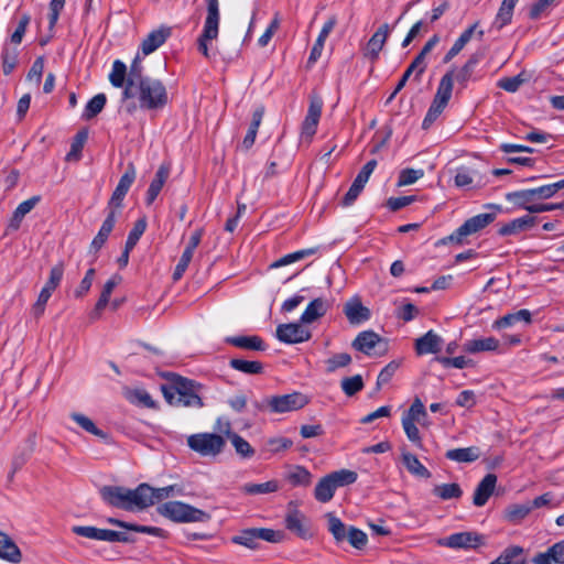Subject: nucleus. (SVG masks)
<instances>
[{
    "mask_svg": "<svg viewBox=\"0 0 564 564\" xmlns=\"http://www.w3.org/2000/svg\"><path fill=\"white\" fill-rule=\"evenodd\" d=\"M164 377L169 384L161 387L166 402L173 406L197 408L204 406L199 395L203 386L194 380L187 379L174 372H167Z\"/></svg>",
    "mask_w": 564,
    "mask_h": 564,
    "instance_id": "nucleus-1",
    "label": "nucleus"
},
{
    "mask_svg": "<svg viewBox=\"0 0 564 564\" xmlns=\"http://www.w3.org/2000/svg\"><path fill=\"white\" fill-rule=\"evenodd\" d=\"M123 99L137 98L139 106L145 110L164 108L169 102L167 90L164 84L152 77H147L131 89V95H122Z\"/></svg>",
    "mask_w": 564,
    "mask_h": 564,
    "instance_id": "nucleus-2",
    "label": "nucleus"
},
{
    "mask_svg": "<svg viewBox=\"0 0 564 564\" xmlns=\"http://www.w3.org/2000/svg\"><path fill=\"white\" fill-rule=\"evenodd\" d=\"M148 492H150L148 484H141L133 490L119 486H104L100 489V496L105 502L124 510L144 509L145 502L149 501Z\"/></svg>",
    "mask_w": 564,
    "mask_h": 564,
    "instance_id": "nucleus-3",
    "label": "nucleus"
},
{
    "mask_svg": "<svg viewBox=\"0 0 564 564\" xmlns=\"http://www.w3.org/2000/svg\"><path fill=\"white\" fill-rule=\"evenodd\" d=\"M356 480L357 474L352 470L333 471L319 479L314 490V497L317 501L326 503L333 499L337 488L351 485Z\"/></svg>",
    "mask_w": 564,
    "mask_h": 564,
    "instance_id": "nucleus-4",
    "label": "nucleus"
},
{
    "mask_svg": "<svg viewBox=\"0 0 564 564\" xmlns=\"http://www.w3.org/2000/svg\"><path fill=\"white\" fill-rule=\"evenodd\" d=\"M310 402L306 394L294 391L289 394L267 397L261 403H256L259 410H268L270 413L283 414L303 409Z\"/></svg>",
    "mask_w": 564,
    "mask_h": 564,
    "instance_id": "nucleus-5",
    "label": "nucleus"
},
{
    "mask_svg": "<svg viewBox=\"0 0 564 564\" xmlns=\"http://www.w3.org/2000/svg\"><path fill=\"white\" fill-rule=\"evenodd\" d=\"M158 511L161 516L174 522H207L210 519L206 511L181 501L165 502L159 506Z\"/></svg>",
    "mask_w": 564,
    "mask_h": 564,
    "instance_id": "nucleus-6",
    "label": "nucleus"
},
{
    "mask_svg": "<svg viewBox=\"0 0 564 564\" xmlns=\"http://www.w3.org/2000/svg\"><path fill=\"white\" fill-rule=\"evenodd\" d=\"M429 415L421 399L415 398L408 411L402 415V427L410 442L421 448L422 436L416 424L425 425Z\"/></svg>",
    "mask_w": 564,
    "mask_h": 564,
    "instance_id": "nucleus-7",
    "label": "nucleus"
},
{
    "mask_svg": "<svg viewBox=\"0 0 564 564\" xmlns=\"http://www.w3.org/2000/svg\"><path fill=\"white\" fill-rule=\"evenodd\" d=\"M283 539L284 533L282 531L268 528H249L239 531L236 535L231 536L230 541L234 544L242 545L250 550H258L261 541L280 543Z\"/></svg>",
    "mask_w": 564,
    "mask_h": 564,
    "instance_id": "nucleus-8",
    "label": "nucleus"
},
{
    "mask_svg": "<svg viewBox=\"0 0 564 564\" xmlns=\"http://www.w3.org/2000/svg\"><path fill=\"white\" fill-rule=\"evenodd\" d=\"M453 91V70H448L440 80L436 94L422 122L423 129H429L446 108Z\"/></svg>",
    "mask_w": 564,
    "mask_h": 564,
    "instance_id": "nucleus-9",
    "label": "nucleus"
},
{
    "mask_svg": "<svg viewBox=\"0 0 564 564\" xmlns=\"http://www.w3.org/2000/svg\"><path fill=\"white\" fill-rule=\"evenodd\" d=\"M187 446L203 457H216L224 451L226 440L216 433H197L187 437Z\"/></svg>",
    "mask_w": 564,
    "mask_h": 564,
    "instance_id": "nucleus-10",
    "label": "nucleus"
},
{
    "mask_svg": "<svg viewBox=\"0 0 564 564\" xmlns=\"http://www.w3.org/2000/svg\"><path fill=\"white\" fill-rule=\"evenodd\" d=\"M351 347L367 356H381L388 350L384 338L373 330H364L352 340Z\"/></svg>",
    "mask_w": 564,
    "mask_h": 564,
    "instance_id": "nucleus-11",
    "label": "nucleus"
},
{
    "mask_svg": "<svg viewBox=\"0 0 564 564\" xmlns=\"http://www.w3.org/2000/svg\"><path fill=\"white\" fill-rule=\"evenodd\" d=\"M496 219L495 213L478 214L467 219L460 227H458L447 239L449 241L462 242L466 236L474 235L481 229L486 228Z\"/></svg>",
    "mask_w": 564,
    "mask_h": 564,
    "instance_id": "nucleus-12",
    "label": "nucleus"
},
{
    "mask_svg": "<svg viewBox=\"0 0 564 564\" xmlns=\"http://www.w3.org/2000/svg\"><path fill=\"white\" fill-rule=\"evenodd\" d=\"M285 528L303 540L313 538L311 521L296 508H289L284 519Z\"/></svg>",
    "mask_w": 564,
    "mask_h": 564,
    "instance_id": "nucleus-13",
    "label": "nucleus"
},
{
    "mask_svg": "<svg viewBox=\"0 0 564 564\" xmlns=\"http://www.w3.org/2000/svg\"><path fill=\"white\" fill-rule=\"evenodd\" d=\"M323 109V99L317 95L310 97V106L307 109L306 117L302 123V138H306L307 141L316 133V129L321 119Z\"/></svg>",
    "mask_w": 564,
    "mask_h": 564,
    "instance_id": "nucleus-14",
    "label": "nucleus"
},
{
    "mask_svg": "<svg viewBox=\"0 0 564 564\" xmlns=\"http://www.w3.org/2000/svg\"><path fill=\"white\" fill-rule=\"evenodd\" d=\"M481 535L476 532H458L440 539L437 544L449 549H476L481 544Z\"/></svg>",
    "mask_w": 564,
    "mask_h": 564,
    "instance_id": "nucleus-15",
    "label": "nucleus"
},
{
    "mask_svg": "<svg viewBox=\"0 0 564 564\" xmlns=\"http://www.w3.org/2000/svg\"><path fill=\"white\" fill-rule=\"evenodd\" d=\"M276 338L285 344H297L311 338V332L300 323L281 324L275 330Z\"/></svg>",
    "mask_w": 564,
    "mask_h": 564,
    "instance_id": "nucleus-16",
    "label": "nucleus"
},
{
    "mask_svg": "<svg viewBox=\"0 0 564 564\" xmlns=\"http://www.w3.org/2000/svg\"><path fill=\"white\" fill-rule=\"evenodd\" d=\"M389 24H382L368 41L364 55L370 61L375 62L379 57V53L382 50L388 36H389Z\"/></svg>",
    "mask_w": 564,
    "mask_h": 564,
    "instance_id": "nucleus-17",
    "label": "nucleus"
},
{
    "mask_svg": "<svg viewBox=\"0 0 564 564\" xmlns=\"http://www.w3.org/2000/svg\"><path fill=\"white\" fill-rule=\"evenodd\" d=\"M171 33L172 30L170 26H160L151 31L141 43L143 55H150L156 51L171 36Z\"/></svg>",
    "mask_w": 564,
    "mask_h": 564,
    "instance_id": "nucleus-18",
    "label": "nucleus"
},
{
    "mask_svg": "<svg viewBox=\"0 0 564 564\" xmlns=\"http://www.w3.org/2000/svg\"><path fill=\"white\" fill-rule=\"evenodd\" d=\"M443 339L433 330L415 339V351L417 355L436 354L441 351Z\"/></svg>",
    "mask_w": 564,
    "mask_h": 564,
    "instance_id": "nucleus-19",
    "label": "nucleus"
},
{
    "mask_svg": "<svg viewBox=\"0 0 564 564\" xmlns=\"http://www.w3.org/2000/svg\"><path fill=\"white\" fill-rule=\"evenodd\" d=\"M535 224H536V217L531 216V215H525L523 217L516 218V219L502 225L499 228L498 234L500 236L518 235L520 232L530 230L531 228H533L535 226Z\"/></svg>",
    "mask_w": 564,
    "mask_h": 564,
    "instance_id": "nucleus-20",
    "label": "nucleus"
},
{
    "mask_svg": "<svg viewBox=\"0 0 564 564\" xmlns=\"http://www.w3.org/2000/svg\"><path fill=\"white\" fill-rule=\"evenodd\" d=\"M497 484V476L495 474H487L476 487L474 492L473 502L477 507L486 505L492 495Z\"/></svg>",
    "mask_w": 564,
    "mask_h": 564,
    "instance_id": "nucleus-21",
    "label": "nucleus"
},
{
    "mask_svg": "<svg viewBox=\"0 0 564 564\" xmlns=\"http://www.w3.org/2000/svg\"><path fill=\"white\" fill-rule=\"evenodd\" d=\"M344 313L350 324H360L370 318V311L359 299H351L344 306Z\"/></svg>",
    "mask_w": 564,
    "mask_h": 564,
    "instance_id": "nucleus-22",
    "label": "nucleus"
},
{
    "mask_svg": "<svg viewBox=\"0 0 564 564\" xmlns=\"http://www.w3.org/2000/svg\"><path fill=\"white\" fill-rule=\"evenodd\" d=\"M484 57V53L476 52L469 56L467 62L455 73L453 70V80L455 79L462 87H466L467 83L471 78L475 67L478 65L480 59Z\"/></svg>",
    "mask_w": 564,
    "mask_h": 564,
    "instance_id": "nucleus-23",
    "label": "nucleus"
},
{
    "mask_svg": "<svg viewBox=\"0 0 564 564\" xmlns=\"http://www.w3.org/2000/svg\"><path fill=\"white\" fill-rule=\"evenodd\" d=\"M0 558L11 563H20L22 553L15 542L4 532L0 531Z\"/></svg>",
    "mask_w": 564,
    "mask_h": 564,
    "instance_id": "nucleus-24",
    "label": "nucleus"
},
{
    "mask_svg": "<svg viewBox=\"0 0 564 564\" xmlns=\"http://www.w3.org/2000/svg\"><path fill=\"white\" fill-rule=\"evenodd\" d=\"M532 562L534 564H564V541L553 544L544 553H538Z\"/></svg>",
    "mask_w": 564,
    "mask_h": 564,
    "instance_id": "nucleus-25",
    "label": "nucleus"
},
{
    "mask_svg": "<svg viewBox=\"0 0 564 564\" xmlns=\"http://www.w3.org/2000/svg\"><path fill=\"white\" fill-rule=\"evenodd\" d=\"M219 22L205 20L204 30L197 40L198 51L206 57L209 58L208 43L218 36Z\"/></svg>",
    "mask_w": 564,
    "mask_h": 564,
    "instance_id": "nucleus-26",
    "label": "nucleus"
},
{
    "mask_svg": "<svg viewBox=\"0 0 564 564\" xmlns=\"http://www.w3.org/2000/svg\"><path fill=\"white\" fill-rule=\"evenodd\" d=\"M337 23V20L335 17H330L325 24L323 25L316 42L311 51L308 63H315L322 55L324 44L326 39L328 37L329 33L333 31Z\"/></svg>",
    "mask_w": 564,
    "mask_h": 564,
    "instance_id": "nucleus-27",
    "label": "nucleus"
},
{
    "mask_svg": "<svg viewBox=\"0 0 564 564\" xmlns=\"http://www.w3.org/2000/svg\"><path fill=\"white\" fill-rule=\"evenodd\" d=\"M328 308L329 304L325 300L317 297L306 306L300 321L303 324H311L319 317L324 316Z\"/></svg>",
    "mask_w": 564,
    "mask_h": 564,
    "instance_id": "nucleus-28",
    "label": "nucleus"
},
{
    "mask_svg": "<svg viewBox=\"0 0 564 564\" xmlns=\"http://www.w3.org/2000/svg\"><path fill=\"white\" fill-rule=\"evenodd\" d=\"M170 175V169L165 165H161L155 173V177L152 180L145 196L147 205L153 204L158 195L160 194L163 185L165 184Z\"/></svg>",
    "mask_w": 564,
    "mask_h": 564,
    "instance_id": "nucleus-29",
    "label": "nucleus"
},
{
    "mask_svg": "<svg viewBox=\"0 0 564 564\" xmlns=\"http://www.w3.org/2000/svg\"><path fill=\"white\" fill-rule=\"evenodd\" d=\"M455 185L462 188H475L485 185L482 177L475 170L462 169L455 175Z\"/></svg>",
    "mask_w": 564,
    "mask_h": 564,
    "instance_id": "nucleus-30",
    "label": "nucleus"
},
{
    "mask_svg": "<svg viewBox=\"0 0 564 564\" xmlns=\"http://www.w3.org/2000/svg\"><path fill=\"white\" fill-rule=\"evenodd\" d=\"M463 348L469 354L495 351L499 348V340L495 337L475 338L467 340Z\"/></svg>",
    "mask_w": 564,
    "mask_h": 564,
    "instance_id": "nucleus-31",
    "label": "nucleus"
},
{
    "mask_svg": "<svg viewBox=\"0 0 564 564\" xmlns=\"http://www.w3.org/2000/svg\"><path fill=\"white\" fill-rule=\"evenodd\" d=\"M327 520V529L329 533L333 535L336 543H343L346 541L348 535V531L350 527H347L338 517H336L333 512H328L325 514Z\"/></svg>",
    "mask_w": 564,
    "mask_h": 564,
    "instance_id": "nucleus-32",
    "label": "nucleus"
},
{
    "mask_svg": "<svg viewBox=\"0 0 564 564\" xmlns=\"http://www.w3.org/2000/svg\"><path fill=\"white\" fill-rule=\"evenodd\" d=\"M517 1L518 0H503L502 1L501 6L496 14V18L491 24L492 29L500 31L502 28H505L506 25H508L511 22Z\"/></svg>",
    "mask_w": 564,
    "mask_h": 564,
    "instance_id": "nucleus-33",
    "label": "nucleus"
},
{
    "mask_svg": "<svg viewBox=\"0 0 564 564\" xmlns=\"http://www.w3.org/2000/svg\"><path fill=\"white\" fill-rule=\"evenodd\" d=\"M445 457L457 463H471L480 457V449L476 446L453 448L445 453Z\"/></svg>",
    "mask_w": 564,
    "mask_h": 564,
    "instance_id": "nucleus-34",
    "label": "nucleus"
},
{
    "mask_svg": "<svg viewBox=\"0 0 564 564\" xmlns=\"http://www.w3.org/2000/svg\"><path fill=\"white\" fill-rule=\"evenodd\" d=\"M226 341L235 347L248 350L262 351L265 349L263 340L259 336H234L228 337Z\"/></svg>",
    "mask_w": 564,
    "mask_h": 564,
    "instance_id": "nucleus-35",
    "label": "nucleus"
},
{
    "mask_svg": "<svg viewBox=\"0 0 564 564\" xmlns=\"http://www.w3.org/2000/svg\"><path fill=\"white\" fill-rule=\"evenodd\" d=\"M148 489L150 492L147 494V500L150 501L145 502L144 509L171 496L181 494V489L174 485L162 488H153L150 485H148Z\"/></svg>",
    "mask_w": 564,
    "mask_h": 564,
    "instance_id": "nucleus-36",
    "label": "nucleus"
},
{
    "mask_svg": "<svg viewBox=\"0 0 564 564\" xmlns=\"http://www.w3.org/2000/svg\"><path fill=\"white\" fill-rule=\"evenodd\" d=\"M147 77L148 76H143V67L141 65V59L138 55L130 65V70L127 77V84L122 95H131L132 87Z\"/></svg>",
    "mask_w": 564,
    "mask_h": 564,
    "instance_id": "nucleus-37",
    "label": "nucleus"
},
{
    "mask_svg": "<svg viewBox=\"0 0 564 564\" xmlns=\"http://www.w3.org/2000/svg\"><path fill=\"white\" fill-rule=\"evenodd\" d=\"M402 462L408 471L411 473L412 475L423 478L431 477V473L429 471V469L421 464V462L414 454L403 452Z\"/></svg>",
    "mask_w": 564,
    "mask_h": 564,
    "instance_id": "nucleus-38",
    "label": "nucleus"
},
{
    "mask_svg": "<svg viewBox=\"0 0 564 564\" xmlns=\"http://www.w3.org/2000/svg\"><path fill=\"white\" fill-rule=\"evenodd\" d=\"M506 199L527 212H529V208H531L533 202L535 200L532 195L531 188L507 193Z\"/></svg>",
    "mask_w": 564,
    "mask_h": 564,
    "instance_id": "nucleus-39",
    "label": "nucleus"
},
{
    "mask_svg": "<svg viewBox=\"0 0 564 564\" xmlns=\"http://www.w3.org/2000/svg\"><path fill=\"white\" fill-rule=\"evenodd\" d=\"M525 322L527 324L531 323V312L523 308L516 313L507 314L502 316L501 318L497 319L494 323V327L496 328H506L509 327L518 322Z\"/></svg>",
    "mask_w": 564,
    "mask_h": 564,
    "instance_id": "nucleus-40",
    "label": "nucleus"
},
{
    "mask_svg": "<svg viewBox=\"0 0 564 564\" xmlns=\"http://www.w3.org/2000/svg\"><path fill=\"white\" fill-rule=\"evenodd\" d=\"M35 446V440L34 436L31 435L28 438V446L25 448L20 449L12 458V470L10 473V478L13 477V475L22 468V466L28 462L31 454L34 451Z\"/></svg>",
    "mask_w": 564,
    "mask_h": 564,
    "instance_id": "nucleus-41",
    "label": "nucleus"
},
{
    "mask_svg": "<svg viewBox=\"0 0 564 564\" xmlns=\"http://www.w3.org/2000/svg\"><path fill=\"white\" fill-rule=\"evenodd\" d=\"M432 494L442 500H449L459 499L463 495V490L458 484L452 482L434 486Z\"/></svg>",
    "mask_w": 564,
    "mask_h": 564,
    "instance_id": "nucleus-42",
    "label": "nucleus"
},
{
    "mask_svg": "<svg viewBox=\"0 0 564 564\" xmlns=\"http://www.w3.org/2000/svg\"><path fill=\"white\" fill-rule=\"evenodd\" d=\"M40 196H32L31 198L22 202L19 204V206L15 208L13 213V217L11 219V226L15 229L19 228L20 223L22 221L23 217L29 214L40 202Z\"/></svg>",
    "mask_w": 564,
    "mask_h": 564,
    "instance_id": "nucleus-43",
    "label": "nucleus"
},
{
    "mask_svg": "<svg viewBox=\"0 0 564 564\" xmlns=\"http://www.w3.org/2000/svg\"><path fill=\"white\" fill-rule=\"evenodd\" d=\"M426 68V63L420 62L417 58H414L412 63L409 65L404 74L402 75L401 79L399 80L394 91L390 96V99H392L406 84L409 77L413 72H416L415 77L420 78V76L424 73Z\"/></svg>",
    "mask_w": 564,
    "mask_h": 564,
    "instance_id": "nucleus-44",
    "label": "nucleus"
},
{
    "mask_svg": "<svg viewBox=\"0 0 564 564\" xmlns=\"http://www.w3.org/2000/svg\"><path fill=\"white\" fill-rule=\"evenodd\" d=\"M121 282V276L118 274L112 275L104 285L99 300L96 303V312H101L109 303L110 295L113 289Z\"/></svg>",
    "mask_w": 564,
    "mask_h": 564,
    "instance_id": "nucleus-45",
    "label": "nucleus"
},
{
    "mask_svg": "<svg viewBox=\"0 0 564 564\" xmlns=\"http://www.w3.org/2000/svg\"><path fill=\"white\" fill-rule=\"evenodd\" d=\"M127 66L123 62L116 59L112 64L111 73L109 74V82L113 87H126L127 84Z\"/></svg>",
    "mask_w": 564,
    "mask_h": 564,
    "instance_id": "nucleus-46",
    "label": "nucleus"
},
{
    "mask_svg": "<svg viewBox=\"0 0 564 564\" xmlns=\"http://www.w3.org/2000/svg\"><path fill=\"white\" fill-rule=\"evenodd\" d=\"M312 478V474L303 466H295L286 476L290 484L303 487L310 486Z\"/></svg>",
    "mask_w": 564,
    "mask_h": 564,
    "instance_id": "nucleus-47",
    "label": "nucleus"
},
{
    "mask_svg": "<svg viewBox=\"0 0 564 564\" xmlns=\"http://www.w3.org/2000/svg\"><path fill=\"white\" fill-rule=\"evenodd\" d=\"M317 251H318L317 247L299 250V251L285 254L284 257L280 258L274 263H272L271 267L279 268V267L288 265V264H291V263L296 262L299 260H302V259H304L306 257L313 256Z\"/></svg>",
    "mask_w": 564,
    "mask_h": 564,
    "instance_id": "nucleus-48",
    "label": "nucleus"
},
{
    "mask_svg": "<svg viewBox=\"0 0 564 564\" xmlns=\"http://www.w3.org/2000/svg\"><path fill=\"white\" fill-rule=\"evenodd\" d=\"M107 97L105 94H97L86 105L83 118L86 120L95 118L100 113L106 105Z\"/></svg>",
    "mask_w": 564,
    "mask_h": 564,
    "instance_id": "nucleus-49",
    "label": "nucleus"
},
{
    "mask_svg": "<svg viewBox=\"0 0 564 564\" xmlns=\"http://www.w3.org/2000/svg\"><path fill=\"white\" fill-rule=\"evenodd\" d=\"M230 367L235 370L248 373V375H258L263 370V366L260 361H249L238 358H232L229 362Z\"/></svg>",
    "mask_w": 564,
    "mask_h": 564,
    "instance_id": "nucleus-50",
    "label": "nucleus"
},
{
    "mask_svg": "<svg viewBox=\"0 0 564 564\" xmlns=\"http://www.w3.org/2000/svg\"><path fill=\"white\" fill-rule=\"evenodd\" d=\"M564 188V180L558 182L542 185L535 188H531L532 195L535 200L538 199H547L553 197L560 189Z\"/></svg>",
    "mask_w": 564,
    "mask_h": 564,
    "instance_id": "nucleus-51",
    "label": "nucleus"
},
{
    "mask_svg": "<svg viewBox=\"0 0 564 564\" xmlns=\"http://www.w3.org/2000/svg\"><path fill=\"white\" fill-rule=\"evenodd\" d=\"M70 417L86 432L100 438L107 437V434L100 429H98L88 416L75 412L70 414Z\"/></svg>",
    "mask_w": 564,
    "mask_h": 564,
    "instance_id": "nucleus-52",
    "label": "nucleus"
},
{
    "mask_svg": "<svg viewBox=\"0 0 564 564\" xmlns=\"http://www.w3.org/2000/svg\"><path fill=\"white\" fill-rule=\"evenodd\" d=\"M325 371L327 373L335 372L339 368L347 367L351 364V356L347 352L335 354L325 361Z\"/></svg>",
    "mask_w": 564,
    "mask_h": 564,
    "instance_id": "nucleus-53",
    "label": "nucleus"
},
{
    "mask_svg": "<svg viewBox=\"0 0 564 564\" xmlns=\"http://www.w3.org/2000/svg\"><path fill=\"white\" fill-rule=\"evenodd\" d=\"M279 489L278 482L270 480L262 484H246L242 486V491L248 495H263L275 492Z\"/></svg>",
    "mask_w": 564,
    "mask_h": 564,
    "instance_id": "nucleus-54",
    "label": "nucleus"
},
{
    "mask_svg": "<svg viewBox=\"0 0 564 564\" xmlns=\"http://www.w3.org/2000/svg\"><path fill=\"white\" fill-rule=\"evenodd\" d=\"M340 387L347 397H352L364 389V380L360 375L346 377L341 380Z\"/></svg>",
    "mask_w": 564,
    "mask_h": 564,
    "instance_id": "nucleus-55",
    "label": "nucleus"
},
{
    "mask_svg": "<svg viewBox=\"0 0 564 564\" xmlns=\"http://www.w3.org/2000/svg\"><path fill=\"white\" fill-rule=\"evenodd\" d=\"M87 138H88V134L86 131L77 132V134L75 135V138L72 142L70 150L66 155L67 161H78L79 160Z\"/></svg>",
    "mask_w": 564,
    "mask_h": 564,
    "instance_id": "nucleus-56",
    "label": "nucleus"
},
{
    "mask_svg": "<svg viewBox=\"0 0 564 564\" xmlns=\"http://www.w3.org/2000/svg\"><path fill=\"white\" fill-rule=\"evenodd\" d=\"M229 440L235 447L236 453L242 458H250L253 456L254 449L243 437L236 433L230 435Z\"/></svg>",
    "mask_w": 564,
    "mask_h": 564,
    "instance_id": "nucleus-57",
    "label": "nucleus"
},
{
    "mask_svg": "<svg viewBox=\"0 0 564 564\" xmlns=\"http://www.w3.org/2000/svg\"><path fill=\"white\" fill-rule=\"evenodd\" d=\"M145 228H147V221L144 218L138 219L134 223V226L131 229V231L129 232L126 245H124L128 250H132L135 247L139 239L144 234Z\"/></svg>",
    "mask_w": 564,
    "mask_h": 564,
    "instance_id": "nucleus-58",
    "label": "nucleus"
},
{
    "mask_svg": "<svg viewBox=\"0 0 564 564\" xmlns=\"http://www.w3.org/2000/svg\"><path fill=\"white\" fill-rule=\"evenodd\" d=\"M346 541H348L352 547L364 550L368 543V536L362 530L350 525Z\"/></svg>",
    "mask_w": 564,
    "mask_h": 564,
    "instance_id": "nucleus-59",
    "label": "nucleus"
},
{
    "mask_svg": "<svg viewBox=\"0 0 564 564\" xmlns=\"http://www.w3.org/2000/svg\"><path fill=\"white\" fill-rule=\"evenodd\" d=\"M523 547L513 545L507 547L497 558L496 564H513L516 560L524 558L523 556Z\"/></svg>",
    "mask_w": 564,
    "mask_h": 564,
    "instance_id": "nucleus-60",
    "label": "nucleus"
},
{
    "mask_svg": "<svg viewBox=\"0 0 564 564\" xmlns=\"http://www.w3.org/2000/svg\"><path fill=\"white\" fill-rule=\"evenodd\" d=\"M531 511L532 510L529 502L512 505L507 509V519L511 522H519L524 519Z\"/></svg>",
    "mask_w": 564,
    "mask_h": 564,
    "instance_id": "nucleus-61",
    "label": "nucleus"
},
{
    "mask_svg": "<svg viewBox=\"0 0 564 564\" xmlns=\"http://www.w3.org/2000/svg\"><path fill=\"white\" fill-rule=\"evenodd\" d=\"M73 533L90 540L102 541L104 529L90 525H75L72 528Z\"/></svg>",
    "mask_w": 564,
    "mask_h": 564,
    "instance_id": "nucleus-62",
    "label": "nucleus"
},
{
    "mask_svg": "<svg viewBox=\"0 0 564 564\" xmlns=\"http://www.w3.org/2000/svg\"><path fill=\"white\" fill-rule=\"evenodd\" d=\"M423 170L404 169L399 174L398 186H406L415 183L417 180L423 177Z\"/></svg>",
    "mask_w": 564,
    "mask_h": 564,
    "instance_id": "nucleus-63",
    "label": "nucleus"
},
{
    "mask_svg": "<svg viewBox=\"0 0 564 564\" xmlns=\"http://www.w3.org/2000/svg\"><path fill=\"white\" fill-rule=\"evenodd\" d=\"M128 399L132 403H138L145 408L152 409L155 406V403L152 400L151 395L143 389H135V390L129 392Z\"/></svg>",
    "mask_w": 564,
    "mask_h": 564,
    "instance_id": "nucleus-64",
    "label": "nucleus"
}]
</instances>
